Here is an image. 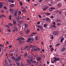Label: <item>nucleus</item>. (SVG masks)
<instances>
[{
    "label": "nucleus",
    "mask_w": 66,
    "mask_h": 66,
    "mask_svg": "<svg viewBox=\"0 0 66 66\" xmlns=\"http://www.w3.org/2000/svg\"><path fill=\"white\" fill-rule=\"evenodd\" d=\"M28 58L30 59V60L31 62L33 61V60H34V58L33 57L32 55H31L30 56H29Z\"/></svg>",
    "instance_id": "nucleus-1"
},
{
    "label": "nucleus",
    "mask_w": 66,
    "mask_h": 66,
    "mask_svg": "<svg viewBox=\"0 0 66 66\" xmlns=\"http://www.w3.org/2000/svg\"><path fill=\"white\" fill-rule=\"evenodd\" d=\"M54 62H56L57 61H60V59L59 58H56V57H54Z\"/></svg>",
    "instance_id": "nucleus-2"
},
{
    "label": "nucleus",
    "mask_w": 66,
    "mask_h": 66,
    "mask_svg": "<svg viewBox=\"0 0 66 66\" xmlns=\"http://www.w3.org/2000/svg\"><path fill=\"white\" fill-rule=\"evenodd\" d=\"M34 38H29L28 39V40L27 42H30V41H34V40H35Z\"/></svg>",
    "instance_id": "nucleus-3"
},
{
    "label": "nucleus",
    "mask_w": 66,
    "mask_h": 66,
    "mask_svg": "<svg viewBox=\"0 0 66 66\" xmlns=\"http://www.w3.org/2000/svg\"><path fill=\"white\" fill-rule=\"evenodd\" d=\"M53 34L54 35H59V33L57 31H54L53 32Z\"/></svg>",
    "instance_id": "nucleus-4"
},
{
    "label": "nucleus",
    "mask_w": 66,
    "mask_h": 66,
    "mask_svg": "<svg viewBox=\"0 0 66 66\" xmlns=\"http://www.w3.org/2000/svg\"><path fill=\"white\" fill-rule=\"evenodd\" d=\"M49 8V7L48 6H46L44 7L42 9L43 11H45V10H46L47 9H48Z\"/></svg>",
    "instance_id": "nucleus-5"
},
{
    "label": "nucleus",
    "mask_w": 66,
    "mask_h": 66,
    "mask_svg": "<svg viewBox=\"0 0 66 66\" xmlns=\"http://www.w3.org/2000/svg\"><path fill=\"white\" fill-rule=\"evenodd\" d=\"M62 3L61 2H60L58 3V4L57 5V7H61L62 6Z\"/></svg>",
    "instance_id": "nucleus-6"
},
{
    "label": "nucleus",
    "mask_w": 66,
    "mask_h": 66,
    "mask_svg": "<svg viewBox=\"0 0 66 66\" xmlns=\"http://www.w3.org/2000/svg\"><path fill=\"white\" fill-rule=\"evenodd\" d=\"M46 20L47 21H48V22H50L51 20L50 19L48 18H46Z\"/></svg>",
    "instance_id": "nucleus-7"
},
{
    "label": "nucleus",
    "mask_w": 66,
    "mask_h": 66,
    "mask_svg": "<svg viewBox=\"0 0 66 66\" xmlns=\"http://www.w3.org/2000/svg\"><path fill=\"white\" fill-rule=\"evenodd\" d=\"M37 27L38 28H39V29H41L42 30L43 29V27L42 26H41L40 25H38L37 26Z\"/></svg>",
    "instance_id": "nucleus-8"
},
{
    "label": "nucleus",
    "mask_w": 66,
    "mask_h": 66,
    "mask_svg": "<svg viewBox=\"0 0 66 66\" xmlns=\"http://www.w3.org/2000/svg\"><path fill=\"white\" fill-rule=\"evenodd\" d=\"M2 3H3L0 2V8H2V7H3V5L2 4Z\"/></svg>",
    "instance_id": "nucleus-9"
},
{
    "label": "nucleus",
    "mask_w": 66,
    "mask_h": 66,
    "mask_svg": "<svg viewBox=\"0 0 66 66\" xmlns=\"http://www.w3.org/2000/svg\"><path fill=\"white\" fill-rule=\"evenodd\" d=\"M19 45H22V44H23V42H19Z\"/></svg>",
    "instance_id": "nucleus-10"
},
{
    "label": "nucleus",
    "mask_w": 66,
    "mask_h": 66,
    "mask_svg": "<svg viewBox=\"0 0 66 66\" xmlns=\"http://www.w3.org/2000/svg\"><path fill=\"white\" fill-rule=\"evenodd\" d=\"M14 30L15 31H16L17 32V31H18V29L16 28V27H14Z\"/></svg>",
    "instance_id": "nucleus-11"
},
{
    "label": "nucleus",
    "mask_w": 66,
    "mask_h": 66,
    "mask_svg": "<svg viewBox=\"0 0 66 66\" xmlns=\"http://www.w3.org/2000/svg\"><path fill=\"white\" fill-rule=\"evenodd\" d=\"M12 21H13V23L14 24H16V21H14V20H12Z\"/></svg>",
    "instance_id": "nucleus-12"
},
{
    "label": "nucleus",
    "mask_w": 66,
    "mask_h": 66,
    "mask_svg": "<svg viewBox=\"0 0 66 66\" xmlns=\"http://www.w3.org/2000/svg\"><path fill=\"white\" fill-rule=\"evenodd\" d=\"M28 47H29V46H26L24 47V48L23 49V50H26V49H27V48H28Z\"/></svg>",
    "instance_id": "nucleus-13"
},
{
    "label": "nucleus",
    "mask_w": 66,
    "mask_h": 66,
    "mask_svg": "<svg viewBox=\"0 0 66 66\" xmlns=\"http://www.w3.org/2000/svg\"><path fill=\"white\" fill-rule=\"evenodd\" d=\"M20 63H19V62H16V64L17 65V66H20Z\"/></svg>",
    "instance_id": "nucleus-14"
},
{
    "label": "nucleus",
    "mask_w": 66,
    "mask_h": 66,
    "mask_svg": "<svg viewBox=\"0 0 66 66\" xmlns=\"http://www.w3.org/2000/svg\"><path fill=\"white\" fill-rule=\"evenodd\" d=\"M27 62L29 64H31V61L27 59Z\"/></svg>",
    "instance_id": "nucleus-15"
},
{
    "label": "nucleus",
    "mask_w": 66,
    "mask_h": 66,
    "mask_svg": "<svg viewBox=\"0 0 66 66\" xmlns=\"http://www.w3.org/2000/svg\"><path fill=\"white\" fill-rule=\"evenodd\" d=\"M21 56H22V55H20V56H19L18 57V58L19 59V60H20V59L21 58Z\"/></svg>",
    "instance_id": "nucleus-16"
},
{
    "label": "nucleus",
    "mask_w": 66,
    "mask_h": 66,
    "mask_svg": "<svg viewBox=\"0 0 66 66\" xmlns=\"http://www.w3.org/2000/svg\"><path fill=\"white\" fill-rule=\"evenodd\" d=\"M28 26V24H24V28H27Z\"/></svg>",
    "instance_id": "nucleus-17"
},
{
    "label": "nucleus",
    "mask_w": 66,
    "mask_h": 66,
    "mask_svg": "<svg viewBox=\"0 0 66 66\" xmlns=\"http://www.w3.org/2000/svg\"><path fill=\"white\" fill-rule=\"evenodd\" d=\"M18 13V12L17 11H15V12L14 13V15L15 16H16V15H17V13Z\"/></svg>",
    "instance_id": "nucleus-18"
},
{
    "label": "nucleus",
    "mask_w": 66,
    "mask_h": 66,
    "mask_svg": "<svg viewBox=\"0 0 66 66\" xmlns=\"http://www.w3.org/2000/svg\"><path fill=\"white\" fill-rule=\"evenodd\" d=\"M35 38L36 40H38V36H36L35 37Z\"/></svg>",
    "instance_id": "nucleus-19"
},
{
    "label": "nucleus",
    "mask_w": 66,
    "mask_h": 66,
    "mask_svg": "<svg viewBox=\"0 0 66 66\" xmlns=\"http://www.w3.org/2000/svg\"><path fill=\"white\" fill-rule=\"evenodd\" d=\"M42 59V57H38L37 58V60H38L39 61H40V60Z\"/></svg>",
    "instance_id": "nucleus-20"
},
{
    "label": "nucleus",
    "mask_w": 66,
    "mask_h": 66,
    "mask_svg": "<svg viewBox=\"0 0 66 66\" xmlns=\"http://www.w3.org/2000/svg\"><path fill=\"white\" fill-rule=\"evenodd\" d=\"M8 25H9V26H10L11 27L12 26H13V24L11 23H9L8 24Z\"/></svg>",
    "instance_id": "nucleus-21"
},
{
    "label": "nucleus",
    "mask_w": 66,
    "mask_h": 66,
    "mask_svg": "<svg viewBox=\"0 0 66 66\" xmlns=\"http://www.w3.org/2000/svg\"><path fill=\"white\" fill-rule=\"evenodd\" d=\"M30 32V30L29 29L27 30V31L26 32V34H28Z\"/></svg>",
    "instance_id": "nucleus-22"
},
{
    "label": "nucleus",
    "mask_w": 66,
    "mask_h": 66,
    "mask_svg": "<svg viewBox=\"0 0 66 66\" xmlns=\"http://www.w3.org/2000/svg\"><path fill=\"white\" fill-rule=\"evenodd\" d=\"M31 62L32 63H34V64H35V63H36V61H31Z\"/></svg>",
    "instance_id": "nucleus-23"
},
{
    "label": "nucleus",
    "mask_w": 66,
    "mask_h": 66,
    "mask_svg": "<svg viewBox=\"0 0 66 66\" xmlns=\"http://www.w3.org/2000/svg\"><path fill=\"white\" fill-rule=\"evenodd\" d=\"M5 64L7 65V60H6V59H5Z\"/></svg>",
    "instance_id": "nucleus-24"
},
{
    "label": "nucleus",
    "mask_w": 66,
    "mask_h": 66,
    "mask_svg": "<svg viewBox=\"0 0 66 66\" xmlns=\"http://www.w3.org/2000/svg\"><path fill=\"white\" fill-rule=\"evenodd\" d=\"M64 50H65V48H62L61 50V51H64Z\"/></svg>",
    "instance_id": "nucleus-25"
},
{
    "label": "nucleus",
    "mask_w": 66,
    "mask_h": 66,
    "mask_svg": "<svg viewBox=\"0 0 66 66\" xmlns=\"http://www.w3.org/2000/svg\"><path fill=\"white\" fill-rule=\"evenodd\" d=\"M11 58L13 60H15V58L14 56L11 57Z\"/></svg>",
    "instance_id": "nucleus-26"
},
{
    "label": "nucleus",
    "mask_w": 66,
    "mask_h": 66,
    "mask_svg": "<svg viewBox=\"0 0 66 66\" xmlns=\"http://www.w3.org/2000/svg\"><path fill=\"white\" fill-rule=\"evenodd\" d=\"M9 11H10V12H11V13H12V12L13 11V9H10V10H9Z\"/></svg>",
    "instance_id": "nucleus-27"
},
{
    "label": "nucleus",
    "mask_w": 66,
    "mask_h": 66,
    "mask_svg": "<svg viewBox=\"0 0 66 66\" xmlns=\"http://www.w3.org/2000/svg\"><path fill=\"white\" fill-rule=\"evenodd\" d=\"M24 56H26L27 57V53H25L24 54Z\"/></svg>",
    "instance_id": "nucleus-28"
},
{
    "label": "nucleus",
    "mask_w": 66,
    "mask_h": 66,
    "mask_svg": "<svg viewBox=\"0 0 66 66\" xmlns=\"http://www.w3.org/2000/svg\"><path fill=\"white\" fill-rule=\"evenodd\" d=\"M60 12V10H58L57 11H56V13L57 14V13H59V12Z\"/></svg>",
    "instance_id": "nucleus-29"
},
{
    "label": "nucleus",
    "mask_w": 66,
    "mask_h": 66,
    "mask_svg": "<svg viewBox=\"0 0 66 66\" xmlns=\"http://www.w3.org/2000/svg\"><path fill=\"white\" fill-rule=\"evenodd\" d=\"M50 9L51 10H55V7H51L50 8Z\"/></svg>",
    "instance_id": "nucleus-30"
},
{
    "label": "nucleus",
    "mask_w": 66,
    "mask_h": 66,
    "mask_svg": "<svg viewBox=\"0 0 66 66\" xmlns=\"http://www.w3.org/2000/svg\"><path fill=\"white\" fill-rule=\"evenodd\" d=\"M60 44L59 43L57 44L56 45V47H57V46H60Z\"/></svg>",
    "instance_id": "nucleus-31"
},
{
    "label": "nucleus",
    "mask_w": 66,
    "mask_h": 66,
    "mask_svg": "<svg viewBox=\"0 0 66 66\" xmlns=\"http://www.w3.org/2000/svg\"><path fill=\"white\" fill-rule=\"evenodd\" d=\"M4 45V44L2 45V44H0V46H1V47H4V46L3 45Z\"/></svg>",
    "instance_id": "nucleus-32"
},
{
    "label": "nucleus",
    "mask_w": 66,
    "mask_h": 66,
    "mask_svg": "<svg viewBox=\"0 0 66 66\" xmlns=\"http://www.w3.org/2000/svg\"><path fill=\"white\" fill-rule=\"evenodd\" d=\"M27 43H29V44H31V43H33V42H27Z\"/></svg>",
    "instance_id": "nucleus-33"
},
{
    "label": "nucleus",
    "mask_w": 66,
    "mask_h": 66,
    "mask_svg": "<svg viewBox=\"0 0 66 66\" xmlns=\"http://www.w3.org/2000/svg\"><path fill=\"white\" fill-rule=\"evenodd\" d=\"M47 26V25L46 24H45L44 25V28H46Z\"/></svg>",
    "instance_id": "nucleus-34"
},
{
    "label": "nucleus",
    "mask_w": 66,
    "mask_h": 66,
    "mask_svg": "<svg viewBox=\"0 0 66 66\" xmlns=\"http://www.w3.org/2000/svg\"><path fill=\"white\" fill-rule=\"evenodd\" d=\"M51 51H53V47H52L51 49Z\"/></svg>",
    "instance_id": "nucleus-35"
},
{
    "label": "nucleus",
    "mask_w": 66,
    "mask_h": 66,
    "mask_svg": "<svg viewBox=\"0 0 66 66\" xmlns=\"http://www.w3.org/2000/svg\"><path fill=\"white\" fill-rule=\"evenodd\" d=\"M51 4H53V3H54V2L52 1H51Z\"/></svg>",
    "instance_id": "nucleus-36"
},
{
    "label": "nucleus",
    "mask_w": 66,
    "mask_h": 66,
    "mask_svg": "<svg viewBox=\"0 0 66 66\" xmlns=\"http://www.w3.org/2000/svg\"><path fill=\"white\" fill-rule=\"evenodd\" d=\"M6 27H7V28H10V26H8V25H6L5 26Z\"/></svg>",
    "instance_id": "nucleus-37"
},
{
    "label": "nucleus",
    "mask_w": 66,
    "mask_h": 66,
    "mask_svg": "<svg viewBox=\"0 0 66 66\" xmlns=\"http://www.w3.org/2000/svg\"><path fill=\"white\" fill-rule=\"evenodd\" d=\"M21 11H19V13H18L19 15H20V14H21Z\"/></svg>",
    "instance_id": "nucleus-38"
},
{
    "label": "nucleus",
    "mask_w": 66,
    "mask_h": 66,
    "mask_svg": "<svg viewBox=\"0 0 66 66\" xmlns=\"http://www.w3.org/2000/svg\"><path fill=\"white\" fill-rule=\"evenodd\" d=\"M33 36H34V35H30V36L29 37H33Z\"/></svg>",
    "instance_id": "nucleus-39"
},
{
    "label": "nucleus",
    "mask_w": 66,
    "mask_h": 66,
    "mask_svg": "<svg viewBox=\"0 0 66 66\" xmlns=\"http://www.w3.org/2000/svg\"><path fill=\"white\" fill-rule=\"evenodd\" d=\"M37 50H40V48H38V47H37Z\"/></svg>",
    "instance_id": "nucleus-40"
},
{
    "label": "nucleus",
    "mask_w": 66,
    "mask_h": 66,
    "mask_svg": "<svg viewBox=\"0 0 66 66\" xmlns=\"http://www.w3.org/2000/svg\"><path fill=\"white\" fill-rule=\"evenodd\" d=\"M52 27H54L55 28H56V26H55V25H53V26H52Z\"/></svg>",
    "instance_id": "nucleus-41"
},
{
    "label": "nucleus",
    "mask_w": 66,
    "mask_h": 66,
    "mask_svg": "<svg viewBox=\"0 0 66 66\" xmlns=\"http://www.w3.org/2000/svg\"><path fill=\"white\" fill-rule=\"evenodd\" d=\"M51 37L52 39H53V36L52 35H51Z\"/></svg>",
    "instance_id": "nucleus-42"
},
{
    "label": "nucleus",
    "mask_w": 66,
    "mask_h": 66,
    "mask_svg": "<svg viewBox=\"0 0 66 66\" xmlns=\"http://www.w3.org/2000/svg\"><path fill=\"white\" fill-rule=\"evenodd\" d=\"M20 3L21 5H22V2H20Z\"/></svg>",
    "instance_id": "nucleus-43"
},
{
    "label": "nucleus",
    "mask_w": 66,
    "mask_h": 66,
    "mask_svg": "<svg viewBox=\"0 0 66 66\" xmlns=\"http://www.w3.org/2000/svg\"><path fill=\"white\" fill-rule=\"evenodd\" d=\"M2 17H4L5 18H6V16L3 14H2Z\"/></svg>",
    "instance_id": "nucleus-44"
},
{
    "label": "nucleus",
    "mask_w": 66,
    "mask_h": 66,
    "mask_svg": "<svg viewBox=\"0 0 66 66\" xmlns=\"http://www.w3.org/2000/svg\"><path fill=\"white\" fill-rule=\"evenodd\" d=\"M50 13H46V14L47 15H50Z\"/></svg>",
    "instance_id": "nucleus-45"
},
{
    "label": "nucleus",
    "mask_w": 66,
    "mask_h": 66,
    "mask_svg": "<svg viewBox=\"0 0 66 66\" xmlns=\"http://www.w3.org/2000/svg\"><path fill=\"white\" fill-rule=\"evenodd\" d=\"M11 3H14V1L13 0H11Z\"/></svg>",
    "instance_id": "nucleus-46"
},
{
    "label": "nucleus",
    "mask_w": 66,
    "mask_h": 66,
    "mask_svg": "<svg viewBox=\"0 0 66 66\" xmlns=\"http://www.w3.org/2000/svg\"><path fill=\"white\" fill-rule=\"evenodd\" d=\"M22 11L23 12H24V13H25V12H26V10H22Z\"/></svg>",
    "instance_id": "nucleus-47"
},
{
    "label": "nucleus",
    "mask_w": 66,
    "mask_h": 66,
    "mask_svg": "<svg viewBox=\"0 0 66 66\" xmlns=\"http://www.w3.org/2000/svg\"><path fill=\"white\" fill-rule=\"evenodd\" d=\"M22 23V21H20L19 22V23H20V24H21Z\"/></svg>",
    "instance_id": "nucleus-48"
},
{
    "label": "nucleus",
    "mask_w": 66,
    "mask_h": 66,
    "mask_svg": "<svg viewBox=\"0 0 66 66\" xmlns=\"http://www.w3.org/2000/svg\"><path fill=\"white\" fill-rule=\"evenodd\" d=\"M4 9H6V10H7V8L5 6L4 7Z\"/></svg>",
    "instance_id": "nucleus-49"
},
{
    "label": "nucleus",
    "mask_w": 66,
    "mask_h": 66,
    "mask_svg": "<svg viewBox=\"0 0 66 66\" xmlns=\"http://www.w3.org/2000/svg\"><path fill=\"white\" fill-rule=\"evenodd\" d=\"M33 48H36V46L35 45H34L32 46Z\"/></svg>",
    "instance_id": "nucleus-50"
},
{
    "label": "nucleus",
    "mask_w": 66,
    "mask_h": 66,
    "mask_svg": "<svg viewBox=\"0 0 66 66\" xmlns=\"http://www.w3.org/2000/svg\"><path fill=\"white\" fill-rule=\"evenodd\" d=\"M57 22H60L61 21V20L60 19H58L57 20Z\"/></svg>",
    "instance_id": "nucleus-51"
},
{
    "label": "nucleus",
    "mask_w": 66,
    "mask_h": 66,
    "mask_svg": "<svg viewBox=\"0 0 66 66\" xmlns=\"http://www.w3.org/2000/svg\"><path fill=\"white\" fill-rule=\"evenodd\" d=\"M24 38H21V40H24Z\"/></svg>",
    "instance_id": "nucleus-52"
},
{
    "label": "nucleus",
    "mask_w": 66,
    "mask_h": 66,
    "mask_svg": "<svg viewBox=\"0 0 66 66\" xmlns=\"http://www.w3.org/2000/svg\"><path fill=\"white\" fill-rule=\"evenodd\" d=\"M34 50L37 52V48L34 49Z\"/></svg>",
    "instance_id": "nucleus-53"
},
{
    "label": "nucleus",
    "mask_w": 66,
    "mask_h": 66,
    "mask_svg": "<svg viewBox=\"0 0 66 66\" xmlns=\"http://www.w3.org/2000/svg\"><path fill=\"white\" fill-rule=\"evenodd\" d=\"M20 39H21V38H18V39H16L17 40H20Z\"/></svg>",
    "instance_id": "nucleus-54"
},
{
    "label": "nucleus",
    "mask_w": 66,
    "mask_h": 66,
    "mask_svg": "<svg viewBox=\"0 0 66 66\" xmlns=\"http://www.w3.org/2000/svg\"><path fill=\"white\" fill-rule=\"evenodd\" d=\"M63 39L64 38H62L61 39V42H63Z\"/></svg>",
    "instance_id": "nucleus-55"
},
{
    "label": "nucleus",
    "mask_w": 66,
    "mask_h": 66,
    "mask_svg": "<svg viewBox=\"0 0 66 66\" xmlns=\"http://www.w3.org/2000/svg\"><path fill=\"white\" fill-rule=\"evenodd\" d=\"M38 16V17H39V18H42V16H41V15H39Z\"/></svg>",
    "instance_id": "nucleus-56"
},
{
    "label": "nucleus",
    "mask_w": 66,
    "mask_h": 66,
    "mask_svg": "<svg viewBox=\"0 0 66 66\" xmlns=\"http://www.w3.org/2000/svg\"><path fill=\"white\" fill-rule=\"evenodd\" d=\"M7 31H8V32H11V30H10L9 29H7Z\"/></svg>",
    "instance_id": "nucleus-57"
},
{
    "label": "nucleus",
    "mask_w": 66,
    "mask_h": 66,
    "mask_svg": "<svg viewBox=\"0 0 66 66\" xmlns=\"http://www.w3.org/2000/svg\"><path fill=\"white\" fill-rule=\"evenodd\" d=\"M39 2H42V1H43L42 0H39Z\"/></svg>",
    "instance_id": "nucleus-58"
},
{
    "label": "nucleus",
    "mask_w": 66,
    "mask_h": 66,
    "mask_svg": "<svg viewBox=\"0 0 66 66\" xmlns=\"http://www.w3.org/2000/svg\"><path fill=\"white\" fill-rule=\"evenodd\" d=\"M37 24H40V22H37Z\"/></svg>",
    "instance_id": "nucleus-59"
},
{
    "label": "nucleus",
    "mask_w": 66,
    "mask_h": 66,
    "mask_svg": "<svg viewBox=\"0 0 66 66\" xmlns=\"http://www.w3.org/2000/svg\"><path fill=\"white\" fill-rule=\"evenodd\" d=\"M18 60H19V59H18V58H16L15 59V61H18Z\"/></svg>",
    "instance_id": "nucleus-60"
},
{
    "label": "nucleus",
    "mask_w": 66,
    "mask_h": 66,
    "mask_svg": "<svg viewBox=\"0 0 66 66\" xmlns=\"http://www.w3.org/2000/svg\"><path fill=\"white\" fill-rule=\"evenodd\" d=\"M13 4L11 5H10V7H13Z\"/></svg>",
    "instance_id": "nucleus-61"
},
{
    "label": "nucleus",
    "mask_w": 66,
    "mask_h": 66,
    "mask_svg": "<svg viewBox=\"0 0 66 66\" xmlns=\"http://www.w3.org/2000/svg\"><path fill=\"white\" fill-rule=\"evenodd\" d=\"M48 6H52V5L51 4H50L49 3H48Z\"/></svg>",
    "instance_id": "nucleus-62"
},
{
    "label": "nucleus",
    "mask_w": 66,
    "mask_h": 66,
    "mask_svg": "<svg viewBox=\"0 0 66 66\" xmlns=\"http://www.w3.org/2000/svg\"><path fill=\"white\" fill-rule=\"evenodd\" d=\"M50 18H53V16H52L50 17Z\"/></svg>",
    "instance_id": "nucleus-63"
},
{
    "label": "nucleus",
    "mask_w": 66,
    "mask_h": 66,
    "mask_svg": "<svg viewBox=\"0 0 66 66\" xmlns=\"http://www.w3.org/2000/svg\"><path fill=\"white\" fill-rule=\"evenodd\" d=\"M60 25H61V23H59L57 24V26H60Z\"/></svg>",
    "instance_id": "nucleus-64"
}]
</instances>
